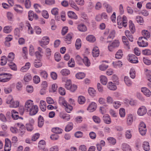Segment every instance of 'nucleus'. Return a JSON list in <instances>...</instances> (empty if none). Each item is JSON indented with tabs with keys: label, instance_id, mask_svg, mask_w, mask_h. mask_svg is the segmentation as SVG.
Wrapping results in <instances>:
<instances>
[{
	"label": "nucleus",
	"instance_id": "nucleus-23",
	"mask_svg": "<svg viewBox=\"0 0 151 151\" xmlns=\"http://www.w3.org/2000/svg\"><path fill=\"white\" fill-rule=\"evenodd\" d=\"M40 76L44 79H46L47 78L48 74L47 72L45 70H40L39 72Z\"/></svg>",
	"mask_w": 151,
	"mask_h": 151
},
{
	"label": "nucleus",
	"instance_id": "nucleus-58",
	"mask_svg": "<svg viewBox=\"0 0 151 151\" xmlns=\"http://www.w3.org/2000/svg\"><path fill=\"white\" fill-rule=\"evenodd\" d=\"M107 140L109 143L112 144L113 145H115L116 142V140L112 137H109L108 138H107Z\"/></svg>",
	"mask_w": 151,
	"mask_h": 151
},
{
	"label": "nucleus",
	"instance_id": "nucleus-50",
	"mask_svg": "<svg viewBox=\"0 0 151 151\" xmlns=\"http://www.w3.org/2000/svg\"><path fill=\"white\" fill-rule=\"evenodd\" d=\"M88 92L90 95L91 96H94L96 94V91L93 88H89L88 90Z\"/></svg>",
	"mask_w": 151,
	"mask_h": 151
},
{
	"label": "nucleus",
	"instance_id": "nucleus-28",
	"mask_svg": "<svg viewBox=\"0 0 151 151\" xmlns=\"http://www.w3.org/2000/svg\"><path fill=\"white\" fill-rule=\"evenodd\" d=\"M69 3L71 7L77 11L79 10V8L73 1L72 0H70L69 1Z\"/></svg>",
	"mask_w": 151,
	"mask_h": 151
},
{
	"label": "nucleus",
	"instance_id": "nucleus-8",
	"mask_svg": "<svg viewBox=\"0 0 151 151\" xmlns=\"http://www.w3.org/2000/svg\"><path fill=\"white\" fill-rule=\"evenodd\" d=\"M34 106L33 101L31 100H28L25 103V109L28 111Z\"/></svg>",
	"mask_w": 151,
	"mask_h": 151
},
{
	"label": "nucleus",
	"instance_id": "nucleus-22",
	"mask_svg": "<svg viewBox=\"0 0 151 151\" xmlns=\"http://www.w3.org/2000/svg\"><path fill=\"white\" fill-rule=\"evenodd\" d=\"M122 149L123 151H132L129 145L126 143L122 144Z\"/></svg>",
	"mask_w": 151,
	"mask_h": 151
},
{
	"label": "nucleus",
	"instance_id": "nucleus-33",
	"mask_svg": "<svg viewBox=\"0 0 151 151\" xmlns=\"http://www.w3.org/2000/svg\"><path fill=\"white\" fill-rule=\"evenodd\" d=\"M100 78L101 83L104 85H106L107 82L106 77L105 76H101Z\"/></svg>",
	"mask_w": 151,
	"mask_h": 151
},
{
	"label": "nucleus",
	"instance_id": "nucleus-12",
	"mask_svg": "<svg viewBox=\"0 0 151 151\" xmlns=\"http://www.w3.org/2000/svg\"><path fill=\"white\" fill-rule=\"evenodd\" d=\"M73 36V33H68L65 37L64 40L68 44L70 43Z\"/></svg>",
	"mask_w": 151,
	"mask_h": 151
},
{
	"label": "nucleus",
	"instance_id": "nucleus-42",
	"mask_svg": "<svg viewBox=\"0 0 151 151\" xmlns=\"http://www.w3.org/2000/svg\"><path fill=\"white\" fill-rule=\"evenodd\" d=\"M8 65L12 70L15 71L17 70V66L14 63L12 62H9L8 63Z\"/></svg>",
	"mask_w": 151,
	"mask_h": 151
},
{
	"label": "nucleus",
	"instance_id": "nucleus-60",
	"mask_svg": "<svg viewBox=\"0 0 151 151\" xmlns=\"http://www.w3.org/2000/svg\"><path fill=\"white\" fill-rule=\"evenodd\" d=\"M146 71V75L148 80L151 82V71L147 69Z\"/></svg>",
	"mask_w": 151,
	"mask_h": 151
},
{
	"label": "nucleus",
	"instance_id": "nucleus-1",
	"mask_svg": "<svg viewBox=\"0 0 151 151\" xmlns=\"http://www.w3.org/2000/svg\"><path fill=\"white\" fill-rule=\"evenodd\" d=\"M12 74L8 73L0 74V82H5L9 81L11 78Z\"/></svg>",
	"mask_w": 151,
	"mask_h": 151
},
{
	"label": "nucleus",
	"instance_id": "nucleus-46",
	"mask_svg": "<svg viewBox=\"0 0 151 151\" xmlns=\"http://www.w3.org/2000/svg\"><path fill=\"white\" fill-rule=\"evenodd\" d=\"M86 101L85 98L83 96H79L78 98V101L79 104H83Z\"/></svg>",
	"mask_w": 151,
	"mask_h": 151
},
{
	"label": "nucleus",
	"instance_id": "nucleus-10",
	"mask_svg": "<svg viewBox=\"0 0 151 151\" xmlns=\"http://www.w3.org/2000/svg\"><path fill=\"white\" fill-rule=\"evenodd\" d=\"M96 107L97 105L94 102H92L89 105L87 108V110L90 112H92L96 109Z\"/></svg>",
	"mask_w": 151,
	"mask_h": 151
},
{
	"label": "nucleus",
	"instance_id": "nucleus-44",
	"mask_svg": "<svg viewBox=\"0 0 151 151\" xmlns=\"http://www.w3.org/2000/svg\"><path fill=\"white\" fill-rule=\"evenodd\" d=\"M52 131L53 132L56 134H60L62 132V130L58 127H55L52 128Z\"/></svg>",
	"mask_w": 151,
	"mask_h": 151
},
{
	"label": "nucleus",
	"instance_id": "nucleus-34",
	"mask_svg": "<svg viewBox=\"0 0 151 151\" xmlns=\"http://www.w3.org/2000/svg\"><path fill=\"white\" fill-rule=\"evenodd\" d=\"M46 142L45 140H42L40 141L38 143L39 149H40L45 147Z\"/></svg>",
	"mask_w": 151,
	"mask_h": 151
},
{
	"label": "nucleus",
	"instance_id": "nucleus-45",
	"mask_svg": "<svg viewBox=\"0 0 151 151\" xmlns=\"http://www.w3.org/2000/svg\"><path fill=\"white\" fill-rule=\"evenodd\" d=\"M115 32L114 30L111 31L109 34V36L107 37V40H112L115 37Z\"/></svg>",
	"mask_w": 151,
	"mask_h": 151
},
{
	"label": "nucleus",
	"instance_id": "nucleus-3",
	"mask_svg": "<svg viewBox=\"0 0 151 151\" xmlns=\"http://www.w3.org/2000/svg\"><path fill=\"white\" fill-rule=\"evenodd\" d=\"M147 39L145 37H139L137 41L138 45L141 47H146L148 45Z\"/></svg>",
	"mask_w": 151,
	"mask_h": 151
},
{
	"label": "nucleus",
	"instance_id": "nucleus-35",
	"mask_svg": "<svg viewBox=\"0 0 151 151\" xmlns=\"http://www.w3.org/2000/svg\"><path fill=\"white\" fill-rule=\"evenodd\" d=\"M123 55L122 50H119L115 54V58L117 59H120L122 58Z\"/></svg>",
	"mask_w": 151,
	"mask_h": 151
},
{
	"label": "nucleus",
	"instance_id": "nucleus-16",
	"mask_svg": "<svg viewBox=\"0 0 151 151\" xmlns=\"http://www.w3.org/2000/svg\"><path fill=\"white\" fill-rule=\"evenodd\" d=\"M103 120L104 122L107 124H110L111 122L110 116L108 114H106L104 116Z\"/></svg>",
	"mask_w": 151,
	"mask_h": 151
},
{
	"label": "nucleus",
	"instance_id": "nucleus-9",
	"mask_svg": "<svg viewBox=\"0 0 151 151\" xmlns=\"http://www.w3.org/2000/svg\"><path fill=\"white\" fill-rule=\"evenodd\" d=\"M147 112V109L144 106L140 107L138 109V114L140 116H143Z\"/></svg>",
	"mask_w": 151,
	"mask_h": 151
},
{
	"label": "nucleus",
	"instance_id": "nucleus-21",
	"mask_svg": "<svg viewBox=\"0 0 151 151\" xmlns=\"http://www.w3.org/2000/svg\"><path fill=\"white\" fill-rule=\"evenodd\" d=\"M142 147L144 150L146 151H148L150 150V147L149 142L147 141L143 142Z\"/></svg>",
	"mask_w": 151,
	"mask_h": 151
},
{
	"label": "nucleus",
	"instance_id": "nucleus-40",
	"mask_svg": "<svg viewBox=\"0 0 151 151\" xmlns=\"http://www.w3.org/2000/svg\"><path fill=\"white\" fill-rule=\"evenodd\" d=\"M142 33L143 37H146V39L149 38L150 37V33L146 30H144L142 31Z\"/></svg>",
	"mask_w": 151,
	"mask_h": 151
},
{
	"label": "nucleus",
	"instance_id": "nucleus-61",
	"mask_svg": "<svg viewBox=\"0 0 151 151\" xmlns=\"http://www.w3.org/2000/svg\"><path fill=\"white\" fill-rule=\"evenodd\" d=\"M68 66L70 67H73L75 66V62L72 58L68 61Z\"/></svg>",
	"mask_w": 151,
	"mask_h": 151
},
{
	"label": "nucleus",
	"instance_id": "nucleus-37",
	"mask_svg": "<svg viewBox=\"0 0 151 151\" xmlns=\"http://www.w3.org/2000/svg\"><path fill=\"white\" fill-rule=\"evenodd\" d=\"M137 22L140 25L142 24L144 22V20L142 17L138 16L136 17V18Z\"/></svg>",
	"mask_w": 151,
	"mask_h": 151
},
{
	"label": "nucleus",
	"instance_id": "nucleus-26",
	"mask_svg": "<svg viewBox=\"0 0 151 151\" xmlns=\"http://www.w3.org/2000/svg\"><path fill=\"white\" fill-rule=\"evenodd\" d=\"M26 26L28 27V32L29 34H32L33 33V31L32 28L28 21H27L26 22Z\"/></svg>",
	"mask_w": 151,
	"mask_h": 151
},
{
	"label": "nucleus",
	"instance_id": "nucleus-38",
	"mask_svg": "<svg viewBox=\"0 0 151 151\" xmlns=\"http://www.w3.org/2000/svg\"><path fill=\"white\" fill-rule=\"evenodd\" d=\"M14 58V54L11 52L9 53L8 56L7 60L8 61L12 62Z\"/></svg>",
	"mask_w": 151,
	"mask_h": 151
},
{
	"label": "nucleus",
	"instance_id": "nucleus-47",
	"mask_svg": "<svg viewBox=\"0 0 151 151\" xmlns=\"http://www.w3.org/2000/svg\"><path fill=\"white\" fill-rule=\"evenodd\" d=\"M133 116L132 114H129L128 115L127 119V123L128 125H130L133 122Z\"/></svg>",
	"mask_w": 151,
	"mask_h": 151
},
{
	"label": "nucleus",
	"instance_id": "nucleus-36",
	"mask_svg": "<svg viewBox=\"0 0 151 151\" xmlns=\"http://www.w3.org/2000/svg\"><path fill=\"white\" fill-rule=\"evenodd\" d=\"M12 30V28L11 26H6L4 28L3 31L4 32L8 33L11 32Z\"/></svg>",
	"mask_w": 151,
	"mask_h": 151
},
{
	"label": "nucleus",
	"instance_id": "nucleus-4",
	"mask_svg": "<svg viewBox=\"0 0 151 151\" xmlns=\"http://www.w3.org/2000/svg\"><path fill=\"white\" fill-rule=\"evenodd\" d=\"M6 103L10 104L11 107L17 108L19 105V102L18 101H14V100L12 99L11 100H7L6 101Z\"/></svg>",
	"mask_w": 151,
	"mask_h": 151
},
{
	"label": "nucleus",
	"instance_id": "nucleus-32",
	"mask_svg": "<svg viewBox=\"0 0 151 151\" xmlns=\"http://www.w3.org/2000/svg\"><path fill=\"white\" fill-rule=\"evenodd\" d=\"M60 73L63 76H68L70 73V70L67 69H64L61 70Z\"/></svg>",
	"mask_w": 151,
	"mask_h": 151
},
{
	"label": "nucleus",
	"instance_id": "nucleus-20",
	"mask_svg": "<svg viewBox=\"0 0 151 151\" xmlns=\"http://www.w3.org/2000/svg\"><path fill=\"white\" fill-rule=\"evenodd\" d=\"M14 8L15 11L18 13H22L23 11L22 7L19 5H16Z\"/></svg>",
	"mask_w": 151,
	"mask_h": 151
},
{
	"label": "nucleus",
	"instance_id": "nucleus-54",
	"mask_svg": "<svg viewBox=\"0 0 151 151\" xmlns=\"http://www.w3.org/2000/svg\"><path fill=\"white\" fill-rule=\"evenodd\" d=\"M107 12L108 13H110L112 12V7L108 4H106L105 5Z\"/></svg>",
	"mask_w": 151,
	"mask_h": 151
},
{
	"label": "nucleus",
	"instance_id": "nucleus-53",
	"mask_svg": "<svg viewBox=\"0 0 151 151\" xmlns=\"http://www.w3.org/2000/svg\"><path fill=\"white\" fill-rule=\"evenodd\" d=\"M66 111L68 113H70V111L72 110L73 107L70 105L67 104L66 105L64 106Z\"/></svg>",
	"mask_w": 151,
	"mask_h": 151
},
{
	"label": "nucleus",
	"instance_id": "nucleus-13",
	"mask_svg": "<svg viewBox=\"0 0 151 151\" xmlns=\"http://www.w3.org/2000/svg\"><path fill=\"white\" fill-rule=\"evenodd\" d=\"M28 17L29 19L32 21L34 18L35 19L37 18V15L36 14H34L33 12L32 11H30L28 12Z\"/></svg>",
	"mask_w": 151,
	"mask_h": 151
},
{
	"label": "nucleus",
	"instance_id": "nucleus-14",
	"mask_svg": "<svg viewBox=\"0 0 151 151\" xmlns=\"http://www.w3.org/2000/svg\"><path fill=\"white\" fill-rule=\"evenodd\" d=\"M99 54V49L97 47H94L92 52V54L94 57H98Z\"/></svg>",
	"mask_w": 151,
	"mask_h": 151
},
{
	"label": "nucleus",
	"instance_id": "nucleus-55",
	"mask_svg": "<svg viewBox=\"0 0 151 151\" xmlns=\"http://www.w3.org/2000/svg\"><path fill=\"white\" fill-rule=\"evenodd\" d=\"M76 60L79 64H81L83 61V59L78 55H77L76 56Z\"/></svg>",
	"mask_w": 151,
	"mask_h": 151
},
{
	"label": "nucleus",
	"instance_id": "nucleus-56",
	"mask_svg": "<svg viewBox=\"0 0 151 151\" xmlns=\"http://www.w3.org/2000/svg\"><path fill=\"white\" fill-rule=\"evenodd\" d=\"M76 78L78 79H82L83 78L85 77V74L83 73H77L76 75Z\"/></svg>",
	"mask_w": 151,
	"mask_h": 151
},
{
	"label": "nucleus",
	"instance_id": "nucleus-29",
	"mask_svg": "<svg viewBox=\"0 0 151 151\" xmlns=\"http://www.w3.org/2000/svg\"><path fill=\"white\" fill-rule=\"evenodd\" d=\"M108 105H105L102 106L100 107V112L102 114H104L106 113V110L107 109Z\"/></svg>",
	"mask_w": 151,
	"mask_h": 151
},
{
	"label": "nucleus",
	"instance_id": "nucleus-62",
	"mask_svg": "<svg viewBox=\"0 0 151 151\" xmlns=\"http://www.w3.org/2000/svg\"><path fill=\"white\" fill-rule=\"evenodd\" d=\"M43 51L42 49L38 47V58H39V60H40L42 58V57L43 56Z\"/></svg>",
	"mask_w": 151,
	"mask_h": 151
},
{
	"label": "nucleus",
	"instance_id": "nucleus-59",
	"mask_svg": "<svg viewBox=\"0 0 151 151\" xmlns=\"http://www.w3.org/2000/svg\"><path fill=\"white\" fill-rule=\"evenodd\" d=\"M61 118L66 121H68L70 118V116L68 114H63L61 115Z\"/></svg>",
	"mask_w": 151,
	"mask_h": 151
},
{
	"label": "nucleus",
	"instance_id": "nucleus-5",
	"mask_svg": "<svg viewBox=\"0 0 151 151\" xmlns=\"http://www.w3.org/2000/svg\"><path fill=\"white\" fill-rule=\"evenodd\" d=\"M50 39L47 36L44 37L40 41V45L43 47H45L46 45L48 44Z\"/></svg>",
	"mask_w": 151,
	"mask_h": 151
},
{
	"label": "nucleus",
	"instance_id": "nucleus-6",
	"mask_svg": "<svg viewBox=\"0 0 151 151\" xmlns=\"http://www.w3.org/2000/svg\"><path fill=\"white\" fill-rule=\"evenodd\" d=\"M127 59L132 63H136L138 62L137 57L134 54L129 55L127 57Z\"/></svg>",
	"mask_w": 151,
	"mask_h": 151
},
{
	"label": "nucleus",
	"instance_id": "nucleus-7",
	"mask_svg": "<svg viewBox=\"0 0 151 151\" xmlns=\"http://www.w3.org/2000/svg\"><path fill=\"white\" fill-rule=\"evenodd\" d=\"M11 114L12 117L13 119L17 120L18 119H23L22 117L19 116L18 112L15 110H13L12 111Z\"/></svg>",
	"mask_w": 151,
	"mask_h": 151
},
{
	"label": "nucleus",
	"instance_id": "nucleus-2",
	"mask_svg": "<svg viewBox=\"0 0 151 151\" xmlns=\"http://www.w3.org/2000/svg\"><path fill=\"white\" fill-rule=\"evenodd\" d=\"M119 40H114L109 44L108 47V50L111 52L113 51L115 48L119 47Z\"/></svg>",
	"mask_w": 151,
	"mask_h": 151
},
{
	"label": "nucleus",
	"instance_id": "nucleus-15",
	"mask_svg": "<svg viewBox=\"0 0 151 151\" xmlns=\"http://www.w3.org/2000/svg\"><path fill=\"white\" fill-rule=\"evenodd\" d=\"M77 28L78 30L82 32H85L87 30V27L86 25L83 24L78 25Z\"/></svg>",
	"mask_w": 151,
	"mask_h": 151
},
{
	"label": "nucleus",
	"instance_id": "nucleus-63",
	"mask_svg": "<svg viewBox=\"0 0 151 151\" xmlns=\"http://www.w3.org/2000/svg\"><path fill=\"white\" fill-rule=\"evenodd\" d=\"M95 123L99 124L100 123L101 120L100 118L96 116H94L92 117Z\"/></svg>",
	"mask_w": 151,
	"mask_h": 151
},
{
	"label": "nucleus",
	"instance_id": "nucleus-49",
	"mask_svg": "<svg viewBox=\"0 0 151 151\" xmlns=\"http://www.w3.org/2000/svg\"><path fill=\"white\" fill-rule=\"evenodd\" d=\"M75 47L77 49H79L81 46V41L80 39H78L75 43Z\"/></svg>",
	"mask_w": 151,
	"mask_h": 151
},
{
	"label": "nucleus",
	"instance_id": "nucleus-24",
	"mask_svg": "<svg viewBox=\"0 0 151 151\" xmlns=\"http://www.w3.org/2000/svg\"><path fill=\"white\" fill-rule=\"evenodd\" d=\"M126 35L128 38L129 40L131 42L133 41V38L132 35L130 33L129 31L128 30H126L125 32Z\"/></svg>",
	"mask_w": 151,
	"mask_h": 151
},
{
	"label": "nucleus",
	"instance_id": "nucleus-18",
	"mask_svg": "<svg viewBox=\"0 0 151 151\" xmlns=\"http://www.w3.org/2000/svg\"><path fill=\"white\" fill-rule=\"evenodd\" d=\"M142 91L146 96L147 97H149L151 95V92L146 88H142Z\"/></svg>",
	"mask_w": 151,
	"mask_h": 151
},
{
	"label": "nucleus",
	"instance_id": "nucleus-25",
	"mask_svg": "<svg viewBox=\"0 0 151 151\" xmlns=\"http://www.w3.org/2000/svg\"><path fill=\"white\" fill-rule=\"evenodd\" d=\"M114 83H113L112 82H109L108 84V88L110 90H115L116 89V86L114 85Z\"/></svg>",
	"mask_w": 151,
	"mask_h": 151
},
{
	"label": "nucleus",
	"instance_id": "nucleus-64",
	"mask_svg": "<svg viewBox=\"0 0 151 151\" xmlns=\"http://www.w3.org/2000/svg\"><path fill=\"white\" fill-rule=\"evenodd\" d=\"M59 103L60 105H63L64 106L66 105L67 104L64 99L63 98H60L59 100Z\"/></svg>",
	"mask_w": 151,
	"mask_h": 151
},
{
	"label": "nucleus",
	"instance_id": "nucleus-27",
	"mask_svg": "<svg viewBox=\"0 0 151 151\" xmlns=\"http://www.w3.org/2000/svg\"><path fill=\"white\" fill-rule=\"evenodd\" d=\"M129 25L130 29L132 33H134L135 32V28L133 23L132 21L129 22Z\"/></svg>",
	"mask_w": 151,
	"mask_h": 151
},
{
	"label": "nucleus",
	"instance_id": "nucleus-31",
	"mask_svg": "<svg viewBox=\"0 0 151 151\" xmlns=\"http://www.w3.org/2000/svg\"><path fill=\"white\" fill-rule=\"evenodd\" d=\"M44 123L43 118L41 116H40L38 117V127H42Z\"/></svg>",
	"mask_w": 151,
	"mask_h": 151
},
{
	"label": "nucleus",
	"instance_id": "nucleus-17",
	"mask_svg": "<svg viewBox=\"0 0 151 151\" xmlns=\"http://www.w3.org/2000/svg\"><path fill=\"white\" fill-rule=\"evenodd\" d=\"M30 64L29 62H27L25 65L22 67L20 69L21 71L22 72H25L27 71L30 68Z\"/></svg>",
	"mask_w": 151,
	"mask_h": 151
},
{
	"label": "nucleus",
	"instance_id": "nucleus-39",
	"mask_svg": "<svg viewBox=\"0 0 151 151\" xmlns=\"http://www.w3.org/2000/svg\"><path fill=\"white\" fill-rule=\"evenodd\" d=\"M83 62L84 64L87 66H89L90 65V62L89 60L86 57H85L83 59Z\"/></svg>",
	"mask_w": 151,
	"mask_h": 151
},
{
	"label": "nucleus",
	"instance_id": "nucleus-52",
	"mask_svg": "<svg viewBox=\"0 0 151 151\" xmlns=\"http://www.w3.org/2000/svg\"><path fill=\"white\" fill-rule=\"evenodd\" d=\"M112 80L113 82L114 83V84L116 85H118L119 84V79L117 76L115 75L112 76Z\"/></svg>",
	"mask_w": 151,
	"mask_h": 151
},
{
	"label": "nucleus",
	"instance_id": "nucleus-51",
	"mask_svg": "<svg viewBox=\"0 0 151 151\" xmlns=\"http://www.w3.org/2000/svg\"><path fill=\"white\" fill-rule=\"evenodd\" d=\"M32 79V76L29 73L26 74L24 77V80L25 82H29Z\"/></svg>",
	"mask_w": 151,
	"mask_h": 151
},
{
	"label": "nucleus",
	"instance_id": "nucleus-48",
	"mask_svg": "<svg viewBox=\"0 0 151 151\" xmlns=\"http://www.w3.org/2000/svg\"><path fill=\"white\" fill-rule=\"evenodd\" d=\"M73 127V124L72 123H69L65 127V130L66 132H69L71 130Z\"/></svg>",
	"mask_w": 151,
	"mask_h": 151
},
{
	"label": "nucleus",
	"instance_id": "nucleus-11",
	"mask_svg": "<svg viewBox=\"0 0 151 151\" xmlns=\"http://www.w3.org/2000/svg\"><path fill=\"white\" fill-rule=\"evenodd\" d=\"M28 112H29V114L31 115H35L38 112L37 106V105L34 106Z\"/></svg>",
	"mask_w": 151,
	"mask_h": 151
},
{
	"label": "nucleus",
	"instance_id": "nucleus-30",
	"mask_svg": "<svg viewBox=\"0 0 151 151\" xmlns=\"http://www.w3.org/2000/svg\"><path fill=\"white\" fill-rule=\"evenodd\" d=\"M68 17L72 19H76L77 17L76 14L73 12L69 11L68 12Z\"/></svg>",
	"mask_w": 151,
	"mask_h": 151
},
{
	"label": "nucleus",
	"instance_id": "nucleus-19",
	"mask_svg": "<svg viewBox=\"0 0 151 151\" xmlns=\"http://www.w3.org/2000/svg\"><path fill=\"white\" fill-rule=\"evenodd\" d=\"M40 109L42 111H45L46 108V104L45 101L43 100L40 101Z\"/></svg>",
	"mask_w": 151,
	"mask_h": 151
},
{
	"label": "nucleus",
	"instance_id": "nucleus-57",
	"mask_svg": "<svg viewBox=\"0 0 151 151\" xmlns=\"http://www.w3.org/2000/svg\"><path fill=\"white\" fill-rule=\"evenodd\" d=\"M112 64L114 67L115 68H116L117 66H119L122 65V62L120 60L114 62H113Z\"/></svg>",
	"mask_w": 151,
	"mask_h": 151
},
{
	"label": "nucleus",
	"instance_id": "nucleus-43",
	"mask_svg": "<svg viewBox=\"0 0 151 151\" xmlns=\"http://www.w3.org/2000/svg\"><path fill=\"white\" fill-rule=\"evenodd\" d=\"M124 81L125 83L127 86H130L132 85V81L128 77L125 76L124 77Z\"/></svg>",
	"mask_w": 151,
	"mask_h": 151
},
{
	"label": "nucleus",
	"instance_id": "nucleus-41",
	"mask_svg": "<svg viewBox=\"0 0 151 151\" xmlns=\"http://www.w3.org/2000/svg\"><path fill=\"white\" fill-rule=\"evenodd\" d=\"M86 39L87 41L91 42H93L96 40L95 37L93 35L88 36Z\"/></svg>",
	"mask_w": 151,
	"mask_h": 151
}]
</instances>
